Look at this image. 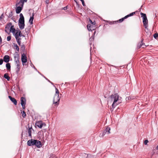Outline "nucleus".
I'll use <instances>...</instances> for the list:
<instances>
[{
  "mask_svg": "<svg viewBox=\"0 0 158 158\" xmlns=\"http://www.w3.org/2000/svg\"><path fill=\"white\" fill-rule=\"evenodd\" d=\"M110 98L112 101L113 102L112 104V106L113 108H115L118 104L122 102V98L119 97L117 94H115L114 95H112L110 96Z\"/></svg>",
  "mask_w": 158,
  "mask_h": 158,
  "instance_id": "nucleus-1",
  "label": "nucleus"
},
{
  "mask_svg": "<svg viewBox=\"0 0 158 158\" xmlns=\"http://www.w3.org/2000/svg\"><path fill=\"white\" fill-rule=\"evenodd\" d=\"M56 93L53 98V105L55 106H57L59 104L60 98L59 96L58 89L56 88Z\"/></svg>",
  "mask_w": 158,
  "mask_h": 158,
  "instance_id": "nucleus-2",
  "label": "nucleus"
},
{
  "mask_svg": "<svg viewBox=\"0 0 158 158\" xmlns=\"http://www.w3.org/2000/svg\"><path fill=\"white\" fill-rule=\"evenodd\" d=\"M19 16V28L21 30H22L24 29L25 26L24 17L22 13L20 14Z\"/></svg>",
  "mask_w": 158,
  "mask_h": 158,
  "instance_id": "nucleus-3",
  "label": "nucleus"
},
{
  "mask_svg": "<svg viewBox=\"0 0 158 158\" xmlns=\"http://www.w3.org/2000/svg\"><path fill=\"white\" fill-rule=\"evenodd\" d=\"M141 15L143 17V23L145 28L148 29V20L147 19L146 14L142 12L140 13Z\"/></svg>",
  "mask_w": 158,
  "mask_h": 158,
  "instance_id": "nucleus-4",
  "label": "nucleus"
},
{
  "mask_svg": "<svg viewBox=\"0 0 158 158\" xmlns=\"http://www.w3.org/2000/svg\"><path fill=\"white\" fill-rule=\"evenodd\" d=\"M135 12H132V13H130V14L126 16L124 18H123L121 19H120L117 21H115V23H116L117 22H119V23H121V22H122L124 20V19H127V18L128 17L130 16H133L134 14H135Z\"/></svg>",
  "mask_w": 158,
  "mask_h": 158,
  "instance_id": "nucleus-5",
  "label": "nucleus"
},
{
  "mask_svg": "<svg viewBox=\"0 0 158 158\" xmlns=\"http://www.w3.org/2000/svg\"><path fill=\"white\" fill-rule=\"evenodd\" d=\"M15 33V36L16 39H21L19 38V37L23 36L25 37V36L24 35H22V34L21 33V31L19 30H16Z\"/></svg>",
  "mask_w": 158,
  "mask_h": 158,
  "instance_id": "nucleus-6",
  "label": "nucleus"
},
{
  "mask_svg": "<svg viewBox=\"0 0 158 158\" xmlns=\"http://www.w3.org/2000/svg\"><path fill=\"white\" fill-rule=\"evenodd\" d=\"M21 104L22 106L23 109H25V105L26 104V99L24 97H22L20 99Z\"/></svg>",
  "mask_w": 158,
  "mask_h": 158,
  "instance_id": "nucleus-7",
  "label": "nucleus"
},
{
  "mask_svg": "<svg viewBox=\"0 0 158 158\" xmlns=\"http://www.w3.org/2000/svg\"><path fill=\"white\" fill-rule=\"evenodd\" d=\"M21 60L23 66L26 64H25L27 61V58L26 55L23 53L21 56Z\"/></svg>",
  "mask_w": 158,
  "mask_h": 158,
  "instance_id": "nucleus-8",
  "label": "nucleus"
},
{
  "mask_svg": "<svg viewBox=\"0 0 158 158\" xmlns=\"http://www.w3.org/2000/svg\"><path fill=\"white\" fill-rule=\"evenodd\" d=\"M35 125L38 127L42 128L43 125H45V124L41 121H39L36 122Z\"/></svg>",
  "mask_w": 158,
  "mask_h": 158,
  "instance_id": "nucleus-9",
  "label": "nucleus"
},
{
  "mask_svg": "<svg viewBox=\"0 0 158 158\" xmlns=\"http://www.w3.org/2000/svg\"><path fill=\"white\" fill-rule=\"evenodd\" d=\"M110 128L109 127H107L102 132V136H104L106 134H109L110 133Z\"/></svg>",
  "mask_w": 158,
  "mask_h": 158,
  "instance_id": "nucleus-10",
  "label": "nucleus"
},
{
  "mask_svg": "<svg viewBox=\"0 0 158 158\" xmlns=\"http://www.w3.org/2000/svg\"><path fill=\"white\" fill-rule=\"evenodd\" d=\"M36 139H31L28 140L27 142V144L29 146H31L35 145Z\"/></svg>",
  "mask_w": 158,
  "mask_h": 158,
  "instance_id": "nucleus-11",
  "label": "nucleus"
},
{
  "mask_svg": "<svg viewBox=\"0 0 158 158\" xmlns=\"http://www.w3.org/2000/svg\"><path fill=\"white\" fill-rule=\"evenodd\" d=\"M12 26V23H9L7 24L5 28V31L7 33H8L9 31V30H10V29Z\"/></svg>",
  "mask_w": 158,
  "mask_h": 158,
  "instance_id": "nucleus-12",
  "label": "nucleus"
},
{
  "mask_svg": "<svg viewBox=\"0 0 158 158\" xmlns=\"http://www.w3.org/2000/svg\"><path fill=\"white\" fill-rule=\"evenodd\" d=\"M91 25L90 24H89L87 25V28L88 30L89 31H92L93 30H94L95 29V27L94 25Z\"/></svg>",
  "mask_w": 158,
  "mask_h": 158,
  "instance_id": "nucleus-13",
  "label": "nucleus"
},
{
  "mask_svg": "<svg viewBox=\"0 0 158 158\" xmlns=\"http://www.w3.org/2000/svg\"><path fill=\"white\" fill-rule=\"evenodd\" d=\"M35 141V145L38 148H40L42 146V143L40 141L36 139Z\"/></svg>",
  "mask_w": 158,
  "mask_h": 158,
  "instance_id": "nucleus-14",
  "label": "nucleus"
},
{
  "mask_svg": "<svg viewBox=\"0 0 158 158\" xmlns=\"http://www.w3.org/2000/svg\"><path fill=\"white\" fill-rule=\"evenodd\" d=\"M8 98L10 100L13 102L15 105H16L17 104V101L16 99L14 98H12L11 96H9Z\"/></svg>",
  "mask_w": 158,
  "mask_h": 158,
  "instance_id": "nucleus-15",
  "label": "nucleus"
},
{
  "mask_svg": "<svg viewBox=\"0 0 158 158\" xmlns=\"http://www.w3.org/2000/svg\"><path fill=\"white\" fill-rule=\"evenodd\" d=\"M10 57L8 55H5L3 57V61L6 63L9 62L10 60Z\"/></svg>",
  "mask_w": 158,
  "mask_h": 158,
  "instance_id": "nucleus-16",
  "label": "nucleus"
},
{
  "mask_svg": "<svg viewBox=\"0 0 158 158\" xmlns=\"http://www.w3.org/2000/svg\"><path fill=\"white\" fill-rule=\"evenodd\" d=\"M15 61L16 64H20L19 57L17 55V56H15L14 57Z\"/></svg>",
  "mask_w": 158,
  "mask_h": 158,
  "instance_id": "nucleus-17",
  "label": "nucleus"
},
{
  "mask_svg": "<svg viewBox=\"0 0 158 158\" xmlns=\"http://www.w3.org/2000/svg\"><path fill=\"white\" fill-rule=\"evenodd\" d=\"M80 156V158H89L88 155L85 153H81Z\"/></svg>",
  "mask_w": 158,
  "mask_h": 158,
  "instance_id": "nucleus-18",
  "label": "nucleus"
},
{
  "mask_svg": "<svg viewBox=\"0 0 158 158\" xmlns=\"http://www.w3.org/2000/svg\"><path fill=\"white\" fill-rule=\"evenodd\" d=\"M32 130H33V129L32 127H31L29 128L27 130V132L29 134V136L31 138V132Z\"/></svg>",
  "mask_w": 158,
  "mask_h": 158,
  "instance_id": "nucleus-19",
  "label": "nucleus"
},
{
  "mask_svg": "<svg viewBox=\"0 0 158 158\" xmlns=\"http://www.w3.org/2000/svg\"><path fill=\"white\" fill-rule=\"evenodd\" d=\"M10 31L12 32L13 34H15V31H16L15 29L14 26H12V27H11L10 30Z\"/></svg>",
  "mask_w": 158,
  "mask_h": 158,
  "instance_id": "nucleus-20",
  "label": "nucleus"
},
{
  "mask_svg": "<svg viewBox=\"0 0 158 158\" xmlns=\"http://www.w3.org/2000/svg\"><path fill=\"white\" fill-rule=\"evenodd\" d=\"M22 8L20 6H18L16 9V13L17 14L19 13L22 10Z\"/></svg>",
  "mask_w": 158,
  "mask_h": 158,
  "instance_id": "nucleus-21",
  "label": "nucleus"
},
{
  "mask_svg": "<svg viewBox=\"0 0 158 158\" xmlns=\"http://www.w3.org/2000/svg\"><path fill=\"white\" fill-rule=\"evenodd\" d=\"M16 72L17 73H18L20 69V64H16Z\"/></svg>",
  "mask_w": 158,
  "mask_h": 158,
  "instance_id": "nucleus-22",
  "label": "nucleus"
},
{
  "mask_svg": "<svg viewBox=\"0 0 158 158\" xmlns=\"http://www.w3.org/2000/svg\"><path fill=\"white\" fill-rule=\"evenodd\" d=\"M4 77L7 79L8 81H9L10 79V77L8 76L7 73H5L4 75Z\"/></svg>",
  "mask_w": 158,
  "mask_h": 158,
  "instance_id": "nucleus-23",
  "label": "nucleus"
},
{
  "mask_svg": "<svg viewBox=\"0 0 158 158\" xmlns=\"http://www.w3.org/2000/svg\"><path fill=\"white\" fill-rule=\"evenodd\" d=\"M33 16L34 15L33 14V16L32 17H31L30 18V19L29 20V22L30 23V24H32L33 23Z\"/></svg>",
  "mask_w": 158,
  "mask_h": 158,
  "instance_id": "nucleus-24",
  "label": "nucleus"
},
{
  "mask_svg": "<svg viewBox=\"0 0 158 158\" xmlns=\"http://www.w3.org/2000/svg\"><path fill=\"white\" fill-rule=\"evenodd\" d=\"M6 67L8 70H10V64L7 63L6 64Z\"/></svg>",
  "mask_w": 158,
  "mask_h": 158,
  "instance_id": "nucleus-25",
  "label": "nucleus"
},
{
  "mask_svg": "<svg viewBox=\"0 0 158 158\" xmlns=\"http://www.w3.org/2000/svg\"><path fill=\"white\" fill-rule=\"evenodd\" d=\"M27 1V0H21L20 2H19V4H21V5L23 6V4H24V2H26Z\"/></svg>",
  "mask_w": 158,
  "mask_h": 158,
  "instance_id": "nucleus-26",
  "label": "nucleus"
},
{
  "mask_svg": "<svg viewBox=\"0 0 158 158\" xmlns=\"http://www.w3.org/2000/svg\"><path fill=\"white\" fill-rule=\"evenodd\" d=\"M14 47L15 48L16 50L17 51L19 52V47L17 45V44H14Z\"/></svg>",
  "mask_w": 158,
  "mask_h": 158,
  "instance_id": "nucleus-27",
  "label": "nucleus"
},
{
  "mask_svg": "<svg viewBox=\"0 0 158 158\" xmlns=\"http://www.w3.org/2000/svg\"><path fill=\"white\" fill-rule=\"evenodd\" d=\"M21 111L23 117V118H24L26 116V114L25 112L24 111H22V110H21Z\"/></svg>",
  "mask_w": 158,
  "mask_h": 158,
  "instance_id": "nucleus-28",
  "label": "nucleus"
},
{
  "mask_svg": "<svg viewBox=\"0 0 158 158\" xmlns=\"http://www.w3.org/2000/svg\"><path fill=\"white\" fill-rule=\"evenodd\" d=\"M21 39H16L17 42L18 44L20 46L21 45Z\"/></svg>",
  "mask_w": 158,
  "mask_h": 158,
  "instance_id": "nucleus-29",
  "label": "nucleus"
},
{
  "mask_svg": "<svg viewBox=\"0 0 158 158\" xmlns=\"http://www.w3.org/2000/svg\"><path fill=\"white\" fill-rule=\"evenodd\" d=\"M21 49L23 51H24L25 49V47L24 45L23 44L21 46Z\"/></svg>",
  "mask_w": 158,
  "mask_h": 158,
  "instance_id": "nucleus-30",
  "label": "nucleus"
},
{
  "mask_svg": "<svg viewBox=\"0 0 158 158\" xmlns=\"http://www.w3.org/2000/svg\"><path fill=\"white\" fill-rule=\"evenodd\" d=\"M89 22L90 23V24L91 25H95L96 23L95 22H93L92 21L89 19Z\"/></svg>",
  "mask_w": 158,
  "mask_h": 158,
  "instance_id": "nucleus-31",
  "label": "nucleus"
},
{
  "mask_svg": "<svg viewBox=\"0 0 158 158\" xmlns=\"http://www.w3.org/2000/svg\"><path fill=\"white\" fill-rule=\"evenodd\" d=\"M153 36L155 38L157 39L158 38V34L157 33H155L154 35Z\"/></svg>",
  "mask_w": 158,
  "mask_h": 158,
  "instance_id": "nucleus-32",
  "label": "nucleus"
},
{
  "mask_svg": "<svg viewBox=\"0 0 158 158\" xmlns=\"http://www.w3.org/2000/svg\"><path fill=\"white\" fill-rule=\"evenodd\" d=\"M143 45V44L142 43V42L138 46V47L139 48H140L142 47Z\"/></svg>",
  "mask_w": 158,
  "mask_h": 158,
  "instance_id": "nucleus-33",
  "label": "nucleus"
},
{
  "mask_svg": "<svg viewBox=\"0 0 158 158\" xmlns=\"http://www.w3.org/2000/svg\"><path fill=\"white\" fill-rule=\"evenodd\" d=\"M11 39V36H8L7 37V40L8 41H9Z\"/></svg>",
  "mask_w": 158,
  "mask_h": 158,
  "instance_id": "nucleus-34",
  "label": "nucleus"
},
{
  "mask_svg": "<svg viewBox=\"0 0 158 158\" xmlns=\"http://www.w3.org/2000/svg\"><path fill=\"white\" fill-rule=\"evenodd\" d=\"M131 98L130 97H128L126 98V101H127L128 100L131 99Z\"/></svg>",
  "mask_w": 158,
  "mask_h": 158,
  "instance_id": "nucleus-35",
  "label": "nucleus"
},
{
  "mask_svg": "<svg viewBox=\"0 0 158 158\" xmlns=\"http://www.w3.org/2000/svg\"><path fill=\"white\" fill-rule=\"evenodd\" d=\"M3 60L2 59H0V65H1L3 63Z\"/></svg>",
  "mask_w": 158,
  "mask_h": 158,
  "instance_id": "nucleus-36",
  "label": "nucleus"
},
{
  "mask_svg": "<svg viewBox=\"0 0 158 158\" xmlns=\"http://www.w3.org/2000/svg\"><path fill=\"white\" fill-rule=\"evenodd\" d=\"M148 140H145L144 141V143L145 145H146L147 144V143L148 142Z\"/></svg>",
  "mask_w": 158,
  "mask_h": 158,
  "instance_id": "nucleus-37",
  "label": "nucleus"
},
{
  "mask_svg": "<svg viewBox=\"0 0 158 158\" xmlns=\"http://www.w3.org/2000/svg\"><path fill=\"white\" fill-rule=\"evenodd\" d=\"M81 1L82 2L83 5V6H85V3L84 1V0H82Z\"/></svg>",
  "mask_w": 158,
  "mask_h": 158,
  "instance_id": "nucleus-38",
  "label": "nucleus"
},
{
  "mask_svg": "<svg viewBox=\"0 0 158 158\" xmlns=\"http://www.w3.org/2000/svg\"><path fill=\"white\" fill-rule=\"evenodd\" d=\"M67 9V6H66L64 7V8L63 9L64 10H66Z\"/></svg>",
  "mask_w": 158,
  "mask_h": 158,
  "instance_id": "nucleus-39",
  "label": "nucleus"
},
{
  "mask_svg": "<svg viewBox=\"0 0 158 158\" xmlns=\"http://www.w3.org/2000/svg\"><path fill=\"white\" fill-rule=\"evenodd\" d=\"M2 16L0 17V20H1L2 19Z\"/></svg>",
  "mask_w": 158,
  "mask_h": 158,
  "instance_id": "nucleus-40",
  "label": "nucleus"
},
{
  "mask_svg": "<svg viewBox=\"0 0 158 158\" xmlns=\"http://www.w3.org/2000/svg\"><path fill=\"white\" fill-rule=\"evenodd\" d=\"M49 0H46V3H48V2Z\"/></svg>",
  "mask_w": 158,
  "mask_h": 158,
  "instance_id": "nucleus-41",
  "label": "nucleus"
},
{
  "mask_svg": "<svg viewBox=\"0 0 158 158\" xmlns=\"http://www.w3.org/2000/svg\"><path fill=\"white\" fill-rule=\"evenodd\" d=\"M144 46H145L144 45H143V47L142 46V47L143 48H144Z\"/></svg>",
  "mask_w": 158,
  "mask_h": 158,
  "instance_id": "nucleus-42",
  "label": "nucleus"
},
{
  "mask_svg": "<svg viewBox=\"0 0 158 158\" xmlns=\"http://www.w3.org/2000/svg\"><path fill=\"white\" fill-rule=\"evenodd\" d=\"M113 109H112H112H111V112H112V111H113Z\"/></svg>",
  "mask_w": 158,
  "mask_h": 158,
  "instance_id": "nucleus-43",
  "label": "nucleus"
},
{
  "mask_svg": "<svg viewBox=\"0 0 158 158\" xmlns=\"http://www.w3.org/2000/svg\"><path fill=\"white\" fill-rule=\"evenodd\" d=\"M156 148L158 149V145L156 147Z\"/></svg>",
  "mask_w": 158,
  "mask_h": 158,
  "instance_id": "nucleus-44",
  "label": "nucleus"
}]
</instances>
